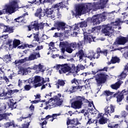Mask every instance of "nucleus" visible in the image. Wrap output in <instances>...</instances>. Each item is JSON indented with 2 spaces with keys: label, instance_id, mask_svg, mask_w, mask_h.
<instances>
[{
  "label": "nucleus",
  "instance_id": "1",
  "mask_svg": "<svg viewBox=\"0 0 128 128\" xmlns=\"http://www.w3.org/2000/svg\"><path fill=\"white\" fill-rule=\"evenodd\" d=\"M96 8L94 3H82L75 6V10L77 16L84 14L86 12H90L92 8Z\"/></svg>",
  "mask_w": 128,
  "mask_h": 128
},
{
  "label": "nucleus",
  "instance_id": "2",
  "mask_svg": "<svg viewBox=\"0 0 128 128\" xmlns=\"http://www.w3.org/2000/svg\"><path fill=\"white\" fill-rule=\"evenodd\" d=\"M16 8H18V2L16 1H13L10 4H6L4 6V8L2 10H0V16L6 14H14L16 12Z\"/></svg>",
  "mask_w": 128,
  "mask_h": 128
},
{
  "label": "nucleus",
  "instance_id": "3",
  "mask_svg": "<svg viewBox=\"0 0 128 128\" xmlns=\"http://www.w3.org/2000/svg\"><path fill=\"white\" fill-rule=\"evenodd\" d=\"M62 102H64V100L58 98L56 96L54 98H50L48 100V105L46 107H44V110H48V108L60 106L62 104Z\"/></svg>",
  "mask_w": 128,
  "mask_h": 128
},
{
  "label": "nucleus",
  "instance_id": "4",
  "mask_svg": "<svg viewBox=\"0 0 128 128\" xmlns=\"http://www.w3.org/2000/svg\"><path fill=\"white\" fill-rule=\"evenodd\" d=\"M66 22H64L58 21L54 24V27L52 28L50 30H57L58 32H59V30H61V32H64V30L68 28V30H72V28L70 26H66Z\"/></svg>",
  "mask_w": 128,
  "mask_h": 128
},
{
  "label": "nucleus",
  "instance_id": "5",
  "mask_svg": "<svg viewBox=\"0 0 128 128\" xmlns=\"http://www.w3.org/2000/svg\"><path fill=\"white\" fill-rule=\"evenodd\" d=\"M86 102H88V100L86 99L84 97L78 96L76 100L72 103L71 107L75 110L82 108V106Z\"/></svg>",
  "mask_w": 128,
  "mask_h": 128
},
{
  "label": "nucleus",
  "instance_id": "6",
  "mask_svg": "<svg viewBox=\"0 0 128 128\" xmlns=\"http://www.w3.org/2000/svg\"><path fill=\"white\" fill-rule=\"evenodd\" d=\"M108 16V12H103L100 14H98L94 15L92 16V22L94 26L96 24H100V22H104L106 20V16Z\"/></svg>",
  "mask_w": 128,
  "mask_h": 128
},
{
  "label": "nucleus",
  "instance_id": "7",
  "mask_svg": "<svg viewBox=\"0 0 128 128\" xmlns=\"http://www.w3.org/2000/svg\"><path fill=\"white\" fill-rule=\"evenodd\" d=\"M28 82L30 84H34V88H36L38 86H42L44 84V78L40 76H36L34 78V80L30 78L28 79Z\"/></svg>",
  "mask_w": 128,
  "mask_h": 128
},
{
  "label": "nucleus",
  "instance_id": "8",
  "mask_svg": "<svg viewBox=\"0 0 128 128\" xmlns=\"http://www.w3.org/2000/svg\"><path fill=\"white\" fill-rule=\"evenodd\" d=\"M108 76L104 73L96 74V75L94 76V78L98 86H100L102 84H104Z\"/></svg>",
  "mask_w": 128,
  "mask_h": 128
},
{
  "label": "nucleus",
  "instance_id": "9",
  "mask_svg": "<svg viewBox=\"0 0 128 128\" xmlns=\"http://www.w3.org/2000/svg\"><path fill=\"white\" fill-rule=\"evenodd\" d=\"M78 90H79L80 92H82V90H86V87L85 86H68L65 90V92L68 94H72V92H76Z\"/></svg>",
  "mask_w": 128,
  "mask_h": 128
},
{
  "label": "nucleus",
  "instance_id": "10",
  "mask_svg": "<svg viewBox=\"0 0 128 128\" xmlns=\"http://www.w3.org/2000/svg\"><path fill=\"white\" fill-rule=\"evenodd\" d=\"M56 68L57 70H59L60 74L68 72H70L71 70L70 64H68L56 65Z\"/></svg>",
  "mask_w": 128,
  "mask_h": 128
},
{
  "label": "nucleus",
  "instance_id": "11",
  "mask_svg": "<svg viewBox=\"0 0 128 128\" xmlns=\"http://www.w3.org/2000/svg\"><path fill=\"white\" fill-rule=\"evenodd\" d=\"M104 28L102 30V32L104 34V36H110V34H113L114 30L112 29V25H110V24L104 25Z\"/></svg>",
  "mask_w": 128,
  "mask_h": 128
},
{
  "label": "nucleus",
  "instance_id": "12",
  "mask_svg": "<svg viewBox=\"0 0 128 128\" xmlns=\"http://www.w3.org/2000/svg\"><path fill=\"white\" fill-rule=\"evenodd\" d=\"M115 107L112 104H110V106H106V108H104V114L108 116H110L111 114H112L114 112Z\"/></svg>",
  "mask_w": 128,
  "mask_h": 128
},
{
  "label": "nucleus",
  "instance_id": "13",
  "mask_svg": "<svg viewBox=\"0 0 128 128\" xmlns=\"http://www.w3.org/2000/svg\"><path fill=\"white\" fill-rule=\"evenodd\" d=\"M38 58H40V53L34 52L30 54L28 58L26 57L24 58L26 62H28L30 60H36Z\"/></svg>",
  "mask_w": 128,
  "mask_h": 128
},
{
  "label": "nucleus",
  "instance_id": "14",
  "mask_svg": "<svg viewBox=\"0 0 128 128\" xmlns=\"http://www.w3.org/2000/svg\"><path fill=\"white\" fill-rule=\"evenodd\" d=\"M82 30L84 32V40L85 42L90 43L92 42L94 40V38L92 37V36L90 34L88 35V32L84 31V29H82Z\"/></svg>",
  "mask_w": 128,
  "mask_h": 128
},
{
  "label": "nucleus",
  "instance_id": "15",
  "mask_svg": "<svg viewBox=\"0 0 128 128\" xmlns=\"http://www.w3.org/2000/svg\"><path fill=\"white\" fill-rule=\"evenodd\" d=\"M104 114L102 113L98 114V118H100L99 120V124H106L108 122V119L104 116Z\"/></svg>",
  "mask_w": 128,
  "mask_h": 128
},
{
  "label": "nucleus",
  "instance_id": "16",
  "mask_svg": "<svg viewBox=\"0 0 128 128\" xmlns=\"http://www.w3.org/2000/svg\"><path fill=\"white\" fill-rule=\"evenodd\" d=\"M59 46L61 49L62 52L64 54L66 48L70 46V44L68 42H60Z\"/></svg>",
  "mask_w": 128,
  "mask_h": 128
},
{
  "label": "nucleus",
  "instance_id": "17",
  "mask_svg": "<svg viewBox=\"0 0 128 128\" xmlns=\"http://www.w3.org/2000/svg\"><path fill=\"white\" fill-rule=\"evenodd\" d=\"M44 68V66L42 65V64H40L38 65L34 64L33 66H32V68H31V70H36V72L38 74L42 68Z\"/></svg>",
  "mask_w": 128,
  "mask_h": 128
},
{
  "label": "nucleus",
  "instance_id": "18",
  "mask_svg": "<svg viewBox=\"0 0 128 128\" xmlns=\"http://www.w3.org/2000/svg\"><path fill=\"white\" fill-rule=\"evenodd\" d=\"M76 56L79 57L80 62H82V58L84 56V50H82V49L78 50V52L76 54Z\"/></svg>",
  "mask_w": 128,
  "mask_h": 128
},
{
  "label": "nucleus",
  "instance_id": "19",
  "mask_svg": "<svg viewBox=\"0 0 128 128\" xmlns=\"http://www.w3.org/2000/svg\"><path fill=\"white\" fill-rule=\"evenodd\" d=\"M122 81L119 80L116 82L115 84H112L110 86V88L112 90H116L120 88V84H122Z\"/></svg>",
  "mask_w": 128,
  "mask_h": 128
},
{
  "label": "nucleus",
  "instance_id": "20",
  "mask_svg": "<svg viewBox=\"0 0 128 128\" xmlns=\"http://www.w3.org/2000/svg\"><path fill=\"white\" fill-rule=\"evenodd\" d=\"M127 91L126 90V89H124V90H123L122 92L119 94L118 96H117V102H119V104H120V102H122V100L124 99V94Z\"/></svg>",
  "mask_w": 128,
  "mask_h": 128
},
{
  "label": "nucleus",
  "instance_id": "21",
  "mask_svg": "<svg viewBox=\"0 0 128 128\" xmlns=\"http://www.w3.org/2000/svg\"><path fill=\"white\" fill-rule=\"evenodd\" d=\"M62 8V3H59L54 6V8L56 10H57V16H62V14L60 12V8Z\"/></svg>",
  "mask_w": 128,
  "mask_h": 128
},
{
  "label": "nucleus",
  "instance_id": "22",
  "mask_svg": "<svg viewBox=\"0 0 128 128\" xmlns=\"http://www.w3.org/2000/svg\"><path fill=\"white\" fill-rule=\"evenodd\" d=\"M52 12H54V10L51 9H46V14L48 18H50L51 20L54 18V15L52 14Z\"/></svg>",
  "mask_w": 128,
  "mask_h": 128
},
{
  "label": "nucleus",
  "instance_id": "23",
  "mask_svg": "<svg viewBox=\"0 0 128 128\" xmlns=\"http://www.w3.org/2000/svg\"><path fill=\"white\" fill-rule=\"evenodd\" d=\"M91 54H94V56L92 57L94 60H95V58H98L100 56V48H98L96 49V53L91 52Z\"/></svg>",
  "mask_w": 128,
  "mask_h": 128
},
{
  "label": "nucleus",
  "instance_id": "24",
  "mask_svg": "<svg viewBox=\"0 0 128 128\" xmlns=\"http://www.w3.org/2000/svg\"><path fill=\"white\" fill-rule=\"evenodd\" d=\"M38 28V21H35L32 24L28 26V30H32V28H34L36 30V28Z\"/></svg>",
  "mask_w": 128,
  "mask_h": 128
},
{
  "label": "nucleus",
  "instance_id": "25",
  "mask_svg": "<svg viewBox=\"0 0 128 128\" xmlns=\"http://www.w3.org/2000/svg\"><path fill=\"white\" fill-rule=\"evenodd\" d=\"M78 118H74L72 120H67L66 124L67 126H68L69 124H78Z\"/></svg>",
  "mask_w": 128,
  "mask_h": 128
},
{
  "label": "nucleus",
  "instance_id": "26",
  "mask_svg": "<svg viewBox=\"0 0 128 128\" xmlns=\"http://www.w3.org/2000/svg\"><path fill=\"white\" fill-rule=\"evenodd\" d=\"M120 58L116 56L112 57L110 62L108 63V64H116L120 62Z\"/></svg>",
  "mask_w": 128,
  "mask_h": 128
},
{
  "label": "nucleus",
  "instance_id": "27",
  "mask_svg": "<svg viewBox=\"0 0 128 128\" xmlns=\"http://www.w3.org/2000/svg\"><path fill=\"white\" fill-rule=\"evenodd\" d=\"M44 26H48V23L40 22L38 24V27L36 28V30H42L44 28Z\"/></svg>",
  "mask_w": 128,
  "mask_h": 128
},
{
  "label": "nucleus",
  "instance_id": "28",
  "mask_svg": "<svg viewBox=\"0 0 128 128\" xmlns=\"http://www.w3.org/2000/svg\"><path fill=\"white\" fill-rule=\"evenodd\" d=\"M4 30L5 32H9L10 34L14 32V29H12V28L10 27V26H4Z\"/></svg>",
  "mask_w": 128,
  "mask_h": 128
},
{
  "label": "nucleus",
  "instance_id": "29",
  "mask_svg": "<svg viewBox=\"0 0 128 128\" xmlns=\"http://www.w3.org/2000/svg\"><path fill=\"white\" fill-rule=\"evenodd\" d=\"M66 84V82L63 80H58V82L56 83V86L57 88H60V86H64Z\"/></svg>",
  "mask_w": 128,
  "mask_h": 128
},
{
  "label": "nucleus",
  "instance_id": "30",
  "mask_svg": "<svg viewBox=\"0 0 128 128\" xmlns=\"http://www.w3.org/2000/svg\"><path fill=\"white\" fill-rule=\"evenodd\" d=\"M26 62V61L25 58H24V59L16 60L14 62V64H16V66H20V64H24Z\"/></svg>",
  "mask_w": 128,
  "mask_h": 128
},
{
  "label": "nucleus",
  "instance_id": "31",
  "mask_svg": "<svg viewBox=\"0 0 128 128\" xmlns=\"http://www.w3.org/2000/svg\"><path fill=\"white\" fill-rule=\"evenodd\" d=\"M112 94H114L112 92H110V91H104V96H106V100L108 101L110 100V96H112Z\"/></svg>",
  "mask_w": 128,
  "mask_h": 128
},
{
  "label": "nucleus",
  "instance_id": "32",
  "mask_svg": "<svg viewBox=\"0 0 128 128\" xmlns=\"http://www.w3.org/2000/svg\"><path fill=\"white\" fill-rule=\"evenodd\" d=\"M3 60L6 63L10 62L12 60V56H10V54L5 55L4 57Z\"/></svg>",
  "mask_w": 128,
  "mask_h": 128
},
{
  "label": "nucleus",
  "instance_id": "33",
  "mask_svg": "<svg viewBox=\"0 0 128 128\" xmlns=\"http://www.w3.org/2000/svg\"><path fill=\"white\" fill-rule=\"evenodd\" d=\"M28 13H25L22 15V16H19L14 19V20H16V22H22V20H24V16H28Z\"/></svg>",
  "mask_w": 128,
  "mask_h": 128
},
{
  "label": "nucleus",
  "instance_id": "34",
  "mask_svg": "<svg viewBox=\"0 0 128 128\" xmlns=\"http://www.w3.org/2000/svg\"><path fill=\"white\" fill-rule=\"evenodd\" d=\"M10 116V113L0 114V120H8Z\"/></svg>",
  "mask_w": 128,
  "mask_h": 128
},
{
  "label": "nucleus",
  "instance_id": "35",
  "mask_svg": "<svg viewBox=\"0 0 128 128\" xmlns=\"http://www.w3.org/2000/svg\"><path fill=\"white\" fill-rule=\"evenodd\" d=\"M108 2V0H100L99 3L100 6L102 8H104V6L106 4V2Z\"/></svg>",
  "mask_w": 128,
  "mask_h": 128
},
{
  "label": "nucleus",
  "instance_id": "36",
  "mask_svg": "<svg viewBox=\"0 0 128 128\" xmlns=\"http://www.w3.org/2000/svg\"><path fill=\"white\" fill-rule=\"evenodd\" d=\"M20 44V41L18 40L15 39L13 42V48H16V46Z\"/></svg>",
  "mask_w": 128,
  "mask_h": 128
},
{
  "label": "nucleus",
  "instance_id": "37",
  "mask_svg": "<svg viewBox=\"0 0 128 128\" xmlns=\"http://www.w3.org/2000/svg\"><path fill=\"white\" fill-rule=\"evenodd\" d=\"M78 70L76 69V68H74L73 69H70V71L68 72L70 74H72L74 76H78Z\"/></svg>",
  "mask_w": 128,
  "mask_h": 128
},
{
  "label": "nucleus",
  "instance_id": "38",
  "mask_svg": "<svg viewBox=\"0 0 128 128\" xmlns=\"http://www.w3.org/2000/svg\"><path fill=\"white\" fill-rule=\"evenodd\" d=\"M78 26L80 28H86V26H88V24H86V22L84 21L78 23Z\"/></svg>",
  "mask_w": 128,
  "mask_h": 128
},
{
  "label": "nucleus",
  "instance_id": "39",
  "mask_svg": "<svg viewBox=\"0 0 128 128\" xmlns=\"http://www.w3.org/2000/svg\"><path fill=\"white\" fill-rule=\"evenodd\" d=\"M42 8H39L36 10V12L35 13V16H40H40H42Z\"/></svg>",
  "mask_w": 128,
  "mask_h": 128
},
{
  "label": "nucleus",
  "instance_id": "40",
  "mask_svg": "<svg viewBox=\"0 0 128 128\" xmlns=\"http://www.w3.org/2000/svg\"><path fill=\"white\" fill-rule=\"evenodd\" d=\"M16 102H14V103H10L9 108L11 109V110H14V108H16Z\"/></svg>",
  "mask_w": 128,
  "mask_h": 128
},
{
  "label": "nucleus",
  "instance_id": "41",
  "mask_svg": "<svg viewBox=\"0 0 128 128\" xmlns=\"http://www.w3.org/2000/svg\"><path fill=\"white\" fill-rule=\"evenodd\" d=\"M92 52H94V50H89V52L88 53V58H90V60L94 59V58L92 57L94 56V54H92Z\"/></svg>",
  "mask_w": 128,
  "mask_h": 128
},
{
  "label": "nucleus",
  "instance_id": "42",
  "mask_svg": "<svg viewBox=\"0 0 128 128\" xmlns=\"http://www.w3.org/2000/svg\"><path fill=\"white\" fill-rule=\"evenodd\" d=\"M28 70H31V68H30V67L28 68H22L20 69V72H24V74H26L28 72Z\"/></svg>",
  "mask_w": 128,
  "mask_h": 128
},
{
  "label": "nucleus",
  "instance_id": "43",
  "mask_svg": "<svg viewBox=\"0 0 128 128\" xmlns=\"http://www.w3.org/2000/svg\"><path fill=\"white\" fill-rule=\"evenodd\" d=\"M84 68H85L84 66L82 64H79L76 66V70H77V71L78 72H80V70H84Z\"/></svg>",
  "mask_w": 128,
  "mask_h": 128
},
{
  "label": "nucleus",
  "instance_id": "44",
  "mask_svg": "<svg viewBox=\"0 0 128 128\" xmlns=\"http://www.w3.org/2000/svg\"><path fill=\"white\" fill-rule=\"evenodd\" d=\"M126 72H124V70L120 75L118 76V78H126Z\"/></svg>",
  "mask_w": 128,
  "mask_h": 128
},
{
  "label": "nucleus",
  "instance_id": "45",
  "mask_svg": "<svg viewBox=\"0 0 128 128\" xmlns=\"http://www.w3.org/2000/svg\"><path fill=\"white\" fill-rule=\"evenodd\" d=\"M94 122H95V124H98V121L94 120H92V118H89L87 122V124H94Z\"/></svg>",
  "mask_w": 128,
  "mask_h": 128
},
{
  "label": "nucleus",
  "instance_id": "46",
  "mask_svg": "<svg viewBox=\"0 0 128 128\" xmlns=\"http://www.w3.org/2000/svg\"><path fill=\"white\" fill-rule=\"evenodd\" d=\"M32 114H28V116L26 117H24V116H22V117H20L18 119V122H22V118H30L32 116Z\"/></svg>",
  "mask_w": 128,
  "mask_h": 128
},
{
  "label": "nucleus",
  "instance_id": "47",
  "mask_svg": "<svg viewBox=\"0 0 128 128\" xmlns=\"http://www.w3.org/2000/svg\"><path fill=\"white\" fill-rule=\"evenodd\" d=\"M108 128H118V124H109L108 125Z\"/></svg>",
  "mask_w": 128,
  "mask_h": 128
},
{
  "label": "nucleus",
  "instance_id": "48",
  "mask_svg": "<svg viewBox=\"0 0 128 128\" xmlns=\"http://www.w3.org/2000/svg\"><path fill=\"white\" fill-rule=\"evenodd\" d=\"M82 42H80L76 44V46H78V50H82Z\"/></svg>",
  "mask_w": 128,
  "mask_h": 128
},
{
  "label": "nucleus",
  "instance_id": "49",
  "mask_svg": "<svg viewBox=\"0 0 128 128\" xmlns=\"http://www.w3.org/2000/svg\"><path fill=\"white\" fill-rule=\"evenodd\" d=\"M71 82L72 84H75L78 86L80 84V80L74 78L72 80Z\"/></svg>",
  "mask_w": 128,
  "mask_h": 128
},
{
  "label": "nucleus",
  "instance_id": "50",
  "mask_svg": "<svg viewBox=\"0 0 128 128\" xmlns=\"http://www.w3.org/2000/svg\"><path fill=\"white\" fill-rule=\"evenodd\" d=\"M40 34V32H38L37 34H34V38L36 40V42H40V38H38V34Z\"/></svg>",
  "mask_w": 128,
  "mask_h": 128
},
{
  "label": "nucleus",
  "instance_id": "51",
  "mask_svg": "<svg viewBox=\"0 0 128 128\" xmlns=\"http://www.w3.org/2000/svg\"><path fill=\"white\" fill-rule=\"evenodd\" d=\"M49 49L52 50L54 48V42H50L48 45Z\"/></svg>",
  "mask_w": 128,
  "mask_h": 128
},
{
  "label": "nucleus",
  "instance_id": "52",
  "mask_svg": "<svg viewBox=\"0 0 128 128\" xmlns=\"http://www.w3.org/2000/svg\"><path fill=\"white\" fill-rule=\"evenodd\" d=\"M100 54H104L105 56H106L108 54V50H100Z\"/></svg>",
  "mask_w": 128,
  "mask_h": 128
},
{
  "label": "nucleus",
  "instance_id": "53",
  "mask_svg": "<svg viewBox=\"0 0 128 128\" xmlns=\"http://www.w3.org/2000/svg\"><path fill=\"white\" fill-rule=\"evenodd\" d=\"M62 36V32H56L54 34V38H60V36Z\"/></svg>",
  "mask_w": 128,
  "mask_h": 128
},
{
  "label": "nucleus",
  "instance_id": "54",
  "mask_svg": "<svg viewBox=\"0 0 128 128\" xmlns=\"http://www.w3.org/2000/svg\"><path fill=\"white\" fill-rule=\"evenodd\" d=\"M67 52H68L69 54H72V48L68 46L67 48H66V49L65 50Z\"/></svg>",
  "mask_w": 128,
  "mask_h": 128
},
{
  "label": "nucleus",
  "instance_id": "55",
  "mask_svg": "<svg viewBox=\"0 0 128 128\" xmlns=\"http://www.w3.org/2000/svg\"><path fill=\"white\" fill-rule=\"evenodd\" d=\"M120 20H117L115 22H113V24L114 26H120Z\"/></svg>",
  "mask_w": 128,
  "mask_h": 128
},
{
  "label": "nucleus",
  "instance_id": "56",
  "mask_svg": "<svg viewBox=\"0 0 128 128\" xmlns=\"http://www.w3.org/2000/svg\"><path fill=\"white\" fill-rule=\"evenodd\" d=\"M24 88L26 90H30L32 88L30 85L26 84L24 86Z\"/></svg>",
  "mask_w": 128,
  "mask_h": 128
},
{
  "label": "nucleus",
  "instance_id": "57",
  "mask_svg": "<svg viewBox=\"0 0 128 128\" xmlns=\"http://www.w3.org/2000/svg\"><path fill=\"white\" fill-rule=\"evenodd\" d=\"M88 34H92V32H96V27L92 28L91 30H88Z\"/></svg>",
  "mask_w": 128,
  "mask_h": 128
},
{
  "label": "nucleus",
  "instance_id": "58",
  "mask_svg": "<svg viewBox=\"0 0 128 128\" xmlns=\"http://www.w3.org/2000/svg\"><path fill=\"white\" fill-rule=\"evenodd\" d=\"M70 46H71V48H76V42H72L70 44Z\"/></svg>",
  "mask_w": 128,
  "mask_h": 128
},
{
  "label": "nucleus",
  "instance_id": "59",
  "mask_svg": "<svg viewBox=\"0 0 128 128\" xmlns=\"http://www.w3.org/2000/svg\"><path fill=\"white\" fill-rule=\"evenodd\" d=\"M58 116H60V113L53 114L52 118L54 120V118H56V117Z\"/></svg>",
  "mask_w": 128,
  "mask_h": 128
},
{
  "label": "nucleus",
  "instance_id": "60",
  "mask_svg": "<svg viewBox=\"0 0 128 128\" xmlns=\"http://www.w3.org/2000/svg\"><path fill=\"white\" fill-rule=\"evenodd\" d=\"M26 48H34V46L32 44H25Z\"/></svg>",
  "mask_w": 128,
  "mask_h": 128
},
{
  "label": "nucleus",
  "instance_id": "61",
  "mask_svg": "<svg viewBox=\"0 0 128 128\" xmlns=\"http://www.w3.org/2000/svg\"><path fill=\"white\" fill-rule=\"evenodd\" d=\"M3 80H4V81H6V82L7 84H8L10 82V80H8V78L6 77V76H3Z\"/></svg>",
  "mask_w": 128,
  "mask_h": 128
},
{
  "label": "nucleus",
  "instance_id": "62",
  "mask_svg": "<svg viewBox=\"0 0 128 128\" xmlns=\"http://www.w3.org/2000/svg\"><path fill=\"white\" fill-rule=\"evenodd\" d=\"M79 28H80V26H78V24H76L74 26L73 30H78Z\"/></svg>",
  "mask_w": 128,
  "mask_h": 128
},
{
  "label": "nucleus",
  "instance_id": "63",
  "mask_svg": "<svg viewBox=\"0 0 128 128\" xmlns=\"http://www.w3.org/2000/svg\"><path fill=\"white\" fill-rule=\"evenodd\" d=\"M28 126H30V123L28 124H24L22 125V128H28Z\"/></svg>",
  "mask_w": 128,
  "mask_h": 128
},
{
  "label": "nucleus",
  "instance_id": "64",
  "mask_svg": "<svg viewBox=\"0 0 128 128\" xmlns=\"http://www.w3.org/2000/svg\"><path fill=\"white\" fill-rule=\"evenodd\" d=\"M124 70L128 72V63L125 66Z\"/></svg>",
  "mask_w": 128,
  "mask_h": 128
}]
</instances>
